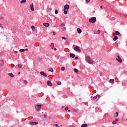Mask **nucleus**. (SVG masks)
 Returning <instances> with one entry per match:
<instances>
[{
  "label": "nucleus",
  "mask_w": 127,
  "mask_h": 127,
  "mask_svg": "<svg viewBox=\"0 0 127 127\" xmlns=\"http://www.w3.org/2000/svg\"><path fill=\"white\" fill-rule=\"evenodd\" d=\"M68 9H69V5L65 4L64 9V14H67V13H68Z\"/></svg>",
  "instance_id": "obj_1"
},
{
  "label": "nucleus",
  "mask_w": 127,
  "mask_h": 127,
  "mask_svg": "<svg viewBox=\"0 0 127 127\" xmlns=\"http://www.w3.org/2000/svg\"><path fill=\"white\" fill-rule=\"evenodd\" d=\"M86 61H87L89 64H93V60L90 57L87 56L85 58Z\"/></svg>",
  "instance_id": "obj_2"
},
{
  "label": "nucleus",
  "mask_w": 127,
  "mask_h": 127,
  "mask_svg": "<svg viewBox=\"0 0 127 127\" xmlns=\"http://www.w3.org/2000/svg\"><path fill=\"white\" fill-rule=\"evenodd\" d=\"M97 20V18L96 17H93L91 19H89V22H91V23H95Z\"/></svg>",
  "instance_id": "obj_3"
},
{
  "label": "nucleus",
  "mask_w": 127,
  "mask_h": 127,
  "mask_svg": "<svg viewBox=\"0 0 127 127\" xmlns=\"http://www.w3.org/2000/svg\"><path fill=\"white\" fill-rule=\"evenodd\" d=\"M116 60L119 63H122V62H123V61L122 60V59L121 58V57H120V56H117V58L116 59Z\"/></svg>",
  "instance_id": "obj_4"
},
{
  "label": "nucleus",
  "mask_w": 127,
  "mask_h": 127,
  "mask_svg": "<svg viewBox=\"0 0 127 127\" xmlns=\"http://www.w3.org/2000/svg\"><path fill=\"white\" fill-rule=\"evenodd\" d=\"M50 46L52 49H54L55 51H56V50H57V49H56V48H54V43H51Z\"/></svg>",
  "instance_id": "obj_5"
},
{
  "label": "nucleus",
  "mask_w": 127,
  "mask_h": 127,
  "mask_svg": "<svg viewBox=\"0 0 127 127\" xmlns=\"http://www.w3.org/2000/svg\"><path fill=\"white\" fill-rule=\"evenodd\" d=\"M74 49L75 51H78V52H81V49L78 46H76L75 47H74Z\"/></svg>",
  "instance_id": "obj_6"
},
{
  "label": "nucleus",
  "mask_w": 127,
  "mask_h": 127,
  "mask_svg": "<svg viewBox=\"0 0 127 127\" xmlns=\"http://www.w3.org/2000/svg\"><path fill=\"white\" fill-rule=\"evenodd\" d=\"M40 74L42 76H44V77H47V75L44 73V71H41Z\"/></svg>",
  "instance_id": "obj_7"
},
{
  "label": "nucleus",
  "mask_w": 127,
  "mask_h": 127,
  "mask_svg": "<svg viewBox=\"0 0 127 127\" xmlns=\"http://www.w3.org/2000/svg\"><path fill=\"white\" fill-rule=\"evenodd\" d=\"M30 8H31V10H32V11H33L34 10V7L33 5V3H32L30 4Z\"/></svg>",
  "instance_id": "obj_8"
},
{
  "label": "nucleus",
  "mask_w": 127,
  "mask_h": 127,
  "mask_svg": "<svg viewBox=\"0 0 127 127\" xmlns=\"http://www.w3.org/2000/svg\"><path fill=\"white\" fill-rule=\"evenodd\" d=\"M37 108L36 107V109H37V111H39V110H41V105H38L36 106Z\"/></svg>",
  "instance_id": "obj_9"
},
{
  "label": "nucleus",
  "mask_w": 127,
  "mask_h": 127,
  "mask_svg": "<svg viewBox=\"0 0 127 127\" xmlns=\"http://www.w3.org/2000/svg\"><path fill=\"white\" fill-rule=\"evenodd\" d=\"M47 85L48 86H49V87H51L52 86V83H51V82L49 80L47 82Z\"/></svg>",
  "instance_id": "obj_10"
},
{
  "label": "nucleus",
  "mask_w": 127,
  "mask_h": 127,
  "mask_svg": "<svg viewBox=\"0 0 127 127\" xmlns=\"http://www.w3.org/2000/svg\"><path fill=\"white\" fill-rule=\"evenodd\" d=\"M116 35H119V36H122V34H121V33H120V32L116 31L115 32Z\"/></svg>",
  "instance_id": "obj_11"
},
{
  "label": "nucleus",
  "mask_w": 127,
  "mask_h": 127,
  "mask_svg": "<svg viewBox=\"0 0 127 127\" xmlns=\"http://www.w3.org/2000/svg\"><path fill=\"white\" fill-rule=\"evenodd\" d=\"M44 26H45L46 27H48L49 26V23H44L43 24Z\"/></svg>",
  "instance_id": "obj_12"
},
{
  "label": "nucleus",
  "mask_w": 127,
  "mask_h": 127,
  "mask_svg": "<svg viewBox=\"0 0 127 127\" xmlns=\"http://www.w3.org/2000/svg\"><path fill=\"white\" fill-rule=\"evenodd\" d=\"M77 32H78V33H82V30H81V29H80V28H78L77 29Z\"/></svg>",
  "instance_id": "obj_13"
},
{
  "label": "nucleus",
  "mask_w": 127,
  "mask_h": 127,
  "mask_svg": "<svg viewBox=\"0 0 127 127\" xmlns=\"http://www.w3.org/2000/svg\"><path fill=\"white\" fill-rule=\"evenodd\" d=\"M38 122H30V125H37Z\"/></svg>",
  "instance_id": "obj_14"
},
{
  "label": "nucleus",
  "mask_w": 127,
  "mask_h": 127,
  "mask_svg": "<svg viewBox=\"0 0 127 127\" xmlns=\"http://www.w3.org/2000/svg\"><path fill=\"white\" fill-rule=\"evenodd\" d=\"M8 75L10 77H11L12 78H13L14 77V75H13V74L12 73H9Z\"/></svg>",
  "instance_id": "obj_15"
},
{
  "label": "nucleus",
  "mask_w": 127,
  "mask_h": 127,
  "mask_svg": "<svg viewBox=\"0 0 127 127\" xmlns=\"http://www.w3.org/2000/svg\"><path fill=\"white\" fill-rule=\"evenodd\" d=\"M48 70L49 71V72H54V70H53V68H48Z\"/></svg>",
  "instance_id": "obj_16"
},
{
  "label": "nucleus",
  "mask_w": 127,
  "mask_h": 127,
  "mask_svg": "<svg viewBox=\"0 0 127 127\" xmlns=\"http://www.w3.org/2000/svg\"><path fill=\"white\" fill-rule=\"evenodd\" d=\"M119 116V113L116 112L114 114V118H117Z\"/></svg>",
  "instance_id": "obj_17"
},
{
  "label": "nucleus",
  "mask_w": 127,
  "mask_h": 127,
  "mask_svg": "<svg viewBox=\"0 0 127 127\" xmlns=\"http://www.w3.org/2000/svg\"><path fill=\"white\" fill-rule=\"evenodd\" d=\"M70 57H71V58H75V54H70Z\"/></svg>",
  "instance_id": "obj_18"
},
{
  "label": "nucleus",
  "mask_w": 127,
  "mask_h": 127,
  "mask_svg": "<svg viewBox=\"0 0 127 127\" xmlns=\"http://www.w3.org/2000/svg\"><path fill=\"white\" fill-rule=\"evenodd\" d=\"M110 83H114L115 82V79H111L109 80Z\"/></svg>",
  "instance_id": "obj_19"
},
{
  "label": "nucleus",
  "mask_w": 127,
  "mask_h": 127,
  "mask_svg": "<svg viewBox=\"0 0 127 127\" xmlns=\"http://www.w3.org/2000/svg\"><path fill=\"white\" fill-rule=\"evenodd\" d=\"M31 29H32V30H33V31H35V27H34V26H32Z\"/></svg>",
  "instance_id": "obj_20"
},
{
  "label": "nucleus",
  "mask_w": 127,
  "mask_h": 127,
  "mask_svg": "<svg viewBox=\"0 0 127 127\" xmlns=\"http://www.w3.org/2000/svg\"><path fill=\"white\" fill-rule=\"evenodd\" d=\"M118 36H116L115 37H114V39H113V40L114 41H116V40H118Z\"/></svg>",
  "instance_id": "obj_21"
},
{
  "label": "nucleus",
  "mask_w": 127,
  "mask_h": 127,
  "mask_svg": "<svg viewBox=\"0 0 127 127\" xmlns=\"http://www.w3.org/2000/svg\"><path fill=\"white\" fill-rule=\"evenodd\" d=\"M18 67L19 68V69H21L22 68V64H18Z\"/></svg>",
  "instance_id": "obj_22"
},
{
  "label": "nucleus",
  "mask_w": 127,
  "mask_h": 127,
  "mask_svg": "<svg viewBox=\"0 0 127 127\" xmlns=\"http://www.w3.org/2000/svg\"><path fill=\"white\" fill-rule=\"evenodd\" d=\"M24 51H25L24 49H21L20 50V52H24Z\"/></svg>",
  "instance_id": "obj_23"
},
{
  "label": "nucleus",
  "mask_w": 127,
  "mask_h": 127,
  "mask_svg": "<svg viewBox=\"0 0 127 127\" xmlns=\"http://www.w3.org/2000/svg\"><path fill=\"white\" fill-rule=\"evenodd\" d=\"M57 83L58 85H61L62 83H61V81H57Z\"/></svg>",
  "instance_id": "obj_24"
},
{
  "label": "nucleus",
  "mask_w": 127,
  "mask_h": 127,
  "mask_svg": "<svg viewBox=\"0 0 127 127\" xmlns=\"http://www.w3.org/2000/svg\"><path fill=\"white\" fill-rule=\"evenodd\" d=\"M74 71L75 72V73H78L79 72V70H78L77 68H74Z\"/></svg>",
  "instance_id": "obj_25"
},
{
  "label": "nucleus",
  "mask_w": 127,
  "mask_h": 127,
  "mask_svg": "<svg viewBox=\"0 0 127 127\" xmlns=\"http://www.w3.org/2000/svg\"><path fill=\"white\" fill-rule=\"evenodd\" d=\"M60 26L61 27H63V26H65V24L62 23V24H61L60 25Z\"/></svg>",
  "instance_id": "obj_26"
},
{
  "label": "nucleus",
  "mask_w": 127,
  "mask_h": 127,
  "mask_svg": "<svg viewBox=\"0 0 127 127\" xmlns=\"http://www.w3.org/2000/svg\"><path fill=\"white\" fill-rule=\"evenodd\" d=\"M88 126V124H83L81 127H86Z\"/></svg>",
  "instance_id": "obj_27"
},
{
  "label": "nucleus",
  "mask_w": 127,
  "mask_h": 127,
  "mask_svg": "<svg viewBox=\"0 0 127 127\" xmlns=\"http://www.w3.org/2000/svg\"><path fill=\"white\" fill-rule=\"evenodd\" d=\"M23 2H26V0H22L20 1V3H22Z\"/></svg>",
  "instance_id": "obj_28"
},
{
  "label": "nucleus",
  "mask_w": 127,
  "mask_h": 127,
  "mask_svg": "<svg viewBox=\"0 0 127 127\" xmlns=\"http://www.w3.org/2000/svg\"><path fill=\"white\" fill-rule=\"evenodd\" d=\"M62 71H64L65 70V67H62L61 68Z\"/></svg>",
  "instance_id": "obj_29"
},
{
  "label": "nucleus",
  "mask_w": 127,
  "mask_h": 127,
  "mask_svg": "<svg viewBox=\"0 0 127 127\" xmlns=\"http://www.w3.org/2000/svg\"><path fill=\"white\" fill-rule=\"evenodd\" d=\"M2 63L0 64L1 66H3L4 65V63H3V61H1Z\"/></svg>",
  "instance_id": "obj_30"
},
{
  "label": "nucleus",
  "mask_w": 127,
  "mask_h": 127,
  "mask_svg": "<svg viewBox=\"0 0 127 127\" xmlns=\"http://www.w3.org/2000/svg\"><path fill=\"white\" fill-rule=\"evenodd\" d=\"M112 124H113V125H116V124H117V123L116 121H114L112 122Z\"/></svg>",
  "instance_id": "obj_31"
},
{
  "label": "nucleus",
  "mask_w": 127,
  "mask_h": 127,
  "mask_svg": "<svg viewBox=\"0 0 127 127\" xmlns=\"http://www.w3.org/2000/svg\"><path fill=\"white\" fill-rule=\"evenodd\" d=\"M0 27H1V28H2V29H3V26H2V25L0 23Z\"/></svg>",
  "instance_id": "obj_32"
},
{
  "label": "nucleus",
  "mask_w": 127,
  "mask_h": 127,
  "mask_svg": "<svg viewBox=\"0 0 127 127\" xmlns=\"http://www.w3.org/2000/svg\"><path fill=\"white\" fill-rule=\"evenodd\" d=\"M96 96L97 97L98 99H100L101 98V96L100 95H97Z\"/></svg>",
  "instance_id": "obj_33"
},
{
  "label": "nucleus",
  "mask_w": 127,
  "mask_h": 127,
  "mask_svg": "<svg viewBox=\"0 0 127 127\" xmlns=\"http://www.w3.org/2000/svg\"><path fill=\"white\" fill-rule=\"evenodd\" d=\"M64 110H65V111H68V110H69V108H68V107H65Z\"/></svg>",
  "instance_id": "obj_34"
},
{
  "label": "nucleus",
  "mask_w": 127,
  "mask_h": 127,
  "mask_svg": "<svg viewBox=\"0 0 127 127\" xmlns=\"http://www.w3.org/2000/svg\"><path fill=\"white\" fill-rule=\"evenodd\" d=\"M97 34H99V33H101V31L98 30L97 31Z\"/></svg>",
  "instance_id": "obj_35"
},
{
  "label": "nucleus",
  "mask_w": 127,
  "mask_h": 127,
  "mask_svg": "<svg viewBox=\"0 0 127 127\" xmlns=\"http://www.w3.org/2000/svg\"><path fill=\"white\" fill-rule=\"evenodd\" d=\"M73 112H74V113H77V110L75 109H73Z\"/></svg>",
  "instance_id": "obj_36"
},
{
  "label": "nucleus",
  "mask_w": 127,
  "mask_h": 127,
  "mask_svg": "<svg viewBox=\"0 0 127 127\" xmlns=\"http://www.w3.org/2000/svg\"><path fill=\"white\" fill-rule=\"evenodd\" d=\"M55 13L56 14H57L58 13V10L57 9L55 10Z\"/></svg>",
  "instance_id": "obj_37"
},
{
  "label": "nucleus",
  "mask_w": 127,
  "mask_h": 127,
  "mask_svg": "<svg viewBox=\"0 0 127 127\" xmlns=\"http://www.w3.org/2000/svg\"><path fill=\"white\" fill-rule=\"evenodd\" d=\"M24 84H27V81L26 80H24Z\"/></svg>",
  "instance_id": "obj_38"
},
{
  "label": "nucleus",
  "mask_w": 127,
  "mask_h": 127,
  "mask_svg": "<svg viewBox=\"0 0 127 127\" xmlns=\"http://www.w3.org/2000/svg\"><path fill=\"white\" fill-rule=\"evenodd\" d=\"M62 39H64L65 40H66L67 39V38H66V37H62Z\"/></svg>",
  "instance_id": "obj_39"
},
{
  "label": "nucleus",
  "mask_w": 127,
  "mask_h": 127,
  "mask_svg": "<svg viewBox=\"0 0 127 127\" xmlns=\"http://www.w3.org/2000/svg\"><path fill=\"white\" fill-rule=\"evenodd\" d=\"M4 18V17H3V16H0V19H3Z\"/></svg>",
  "instance_id": "obj_40"
},
{
  "label": "nucleus",
  "mask_w": 127,
  "mask_h": 127,
  "mask_svg": "<svg viewBox=\"0 0 127 127\" xmlns=\"http://www.w3.org/2000/svg\"><path fill=\"white\" fill-rule=\"evenodd\" d=\"M86 2H90L91 0H86Z\"/></svg>",
  "instance_id": "obj_41"
},
{
  "label": "nucleus",
  "mask_w": 127,
  "mask_h": 127,
  "mask_svg": "<svg viewBox=\"0 0 127 127\" xmlns=\"http://www.w3.org/2000/svg\"><path fill=\"white\" fill-rule=\"evenodd\" d=\"M93 98H94V99H98L97 95L95 96H94Z\"/></svg>",
  "instance_id": "obj_42"
},
{
  "label": "nucleus",
  "mask_w": 127,
  "mask_h": 127,
  "mask_svg": "<svg viewBox=\"0 0 127 127\" xmlns=\"http://www.w3.org/2000/svg\"><path fill=\"white\" fill-rule=\"evenodd\" d=\"M116 35H117L116 34V33H113V36H114V37H115V36H116Z\"/></svg>",
  "instance_id": "obj_43"
},
{
  "label": "nucleus",
  "mask_w": 127,
  "mask_h": 127,
  "mask_svg": "<svg viewBox=\"0 0 127 127\" xmlns=\"http://www.w3.org/2000/svg\"><path fill=\"white\" fill-rule=\"evenodd\" d=\"M44 117L45 118H47V115L45 114Z\"/></svg>",
  "instance_id": "obj_44"
},
{
  "label": "nucleus",
  "mask_w": 127,
  "mask_h": 127,
  "mask_svg": "<svg viewBox=\"0 0 127 127\" xmlns=\"http://www.w3.org/2000/svg\"><path fill=\"white\" fill-rule=\"evenodd\" d=\"M53 35H56V33L55 32H54L53 33Z\"/></svg>",
  "instance_id": "obj_45"
},
{
  "label": "nucleus",
  "mask_w": 127,
  "mask_h": 127,
  "mask_svg": "<svg viewBox=\"0 0 127 127\" xmlns=\"http://www.w3.org/2000/svg\"><path fill=\"white\" fill-rule=\"evenodd\" d=\"M115 122H119V119H116L115 120Z\"/></svg>",
  "instance_id": "obj_46"
},
{
  "label": "nucleus",
  "mask_w": 127,
  "mask_h": 127,
  "mask_svg": "<svg viewBox=\"0 0 127 127\" xmlns=\"http://www.w3.org/2000/svg\"><path fill=\"white\" fill-rule=\"evenodd\" d=\"M75 59H76V60H77V59H78V57H75Z\"/></svg>",
  "instance_id": "obj_47"
},
{
  "label": "nucleus",
  "mask_w": 127,
  "mask_h": 127,
  "mask_svg": "<svg viewBox=\"0 0 127 127\" xmlns=\"http://www.w3.org/2000/svg\"><path fill=\"white\" fill-rule=\"evenodd\" d=\"M25 50L26 51H27L28 50V49H26Z\"/></svg>",
  "instance_id": "obj_48"
},
{
  "label": "nucleus",
  "mask_w": 127,
  "mask_h": 127,
  "mask_svg": "<svg viewBox=\"0 0 127 127\" xmlns=\"http://www.w3.org/2000/svg\"><path fill=\"white\" fill-rule=\"evenodd\" d=\"M14 53H17V51H15Z\"/></svg>",
  "instance_id": "obj_49"
},
{
  "label": "nucleus",
  "mask_w": 127,
  "mask_h": 127,
  "mask_svg": "<svg viewBox=\"0 0 127 127\" xmlns=\"http://www.w3.org/2000/svg\"><path fill=\"white\" fill-rule=\"evenodd\" d=\"M56 126L57 127H58V124H56Z\"/></svg>",
  "instance_id": "obj_50"
},
{
  "label": "nucleus",
  "mask_w": 127,
  "mask_h": 127,
  "mask_svg": "<svg viewBox=\"0 0 127 127\" xmlns=\"http://www.w3.org/2000/svg\"><path fill=\"white\" fill-rule=\"evenodd\" d=\"M100 7L101 8H102L103 7V6H101Z\"/></svg>",
  "instance_id": "obj_51"
},
{
  "label": "nucleus",
  "mask_w": 127,
  "mask_h": 127,
  "mask_svg": "<svg viewBox=\"0 0 127 127\" xmlns=\"http://www.w3.org/2000/svg\"><path fill=\"white\" fill-rule=\"evenodd\" d=\"M40 83H41V84H42V82L41 81H40Z\"/></svg>",
  "instance_id": "obj_52"
},
{
  "label": "nucleus",
  "mask_w": 127,
  "mask_h": 127,
  "mask_svg": "<svg viewBox=\"0 0 127 127\" xmlns=\"http://www.w3.org/2000/svg\"><path fill=\"white\" fill-rule=\"evenodd\" d=\"M25 47H27V45H25Z\"/></svg>",
  "instance_id": "obj_53"
},
{
  "label": "nucleus",
  "mask_w": 127,
  "mask_h": 127,
  "mask_svg": "<svg viewBox=\"0 0 127 127\" xmlns=\"http://www.w3.org/2000/svg\"><path fill=\"white\" fill-rule=\"evenodd\" d=\"M18 74H20V72H19L18 73Z\"/></svg>",
  "instance_id": "obj_54"
},
{
  "label": "nucleus",
  "mask_w": 127,
  "mask_h": 127,
  "mask_svg": "<svg viewBox=\"0 0 127 127\" xmlns=\"http://www.w3.org/2000/svg\"><path fill=\"white\" fill-rule=\"evenodd\" d=\"M68 112H70V110H68Z\"/></svg>",
  "instance_id": "obj_55"
},
{
  "label": "nucleus",
  "mask_w": 127,
  "mask_h": 127,
  "mask_svg": "<svg viewBox=\"0 0 127 127\" xmlns=\"http://www.w3.org/2000/svg\"><path fill=\"white\" fill-rule=\"evenodd\" d=\"M3 0V1H4V0Z\"/></svg>",
  "instance_id": "obj_56"
},
{
  "label": "nucleus",
  "mask_w": 127,
  "mask_h": 127,
  "mask_svg": "<svg viewBox=\"0 0 127 127\" xmlns=\"http://www.w3.org/2000/svg\"><path fill=\"white\" fill-rule=\"evenodd\" d=\"M126 82H127V80H126Z\"/></svg>",
  "instance_id": "obj_57"
},
{
  "label": "nucleus",
  "mask_w": 127,
  "mask_h": 127,
  "mask_svg": "<svg viewBox=\"0 0 127 127\" xmlns=\"http://www.w3.org/2000/svg\"><path fill=\"white\" fill-rule=\"evenodd\" d=\"M126 121H127V119H126Z\"/></svg>",
  "instance_id": "obj_58"
}]
</instances>
